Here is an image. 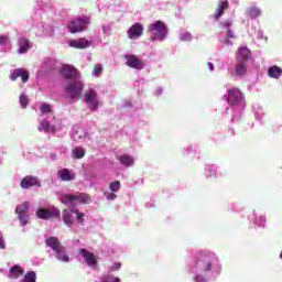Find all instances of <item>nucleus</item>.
Here are the masks:
<instances>
[{
    "mask_svg": "<svg viewBox=\"0 0 282 282\" xmlns=\"http://www.w3.org/2000/svg\"><path fill=\"white\" fill-rule=\"evenodd\" d=\"M187 272L193 282H208L213 276L221 274V261L215 252L200 250L189 262Z\"/></svg>",
    "mask_w": 282,
    "mask_h": 282,
    "instance_id": "obj_1",
    "label": "nucleus"
},
{
    "mask_svg": "<svg viewBox=\"0 0 282 282\" xmlns=\"http://www.w3.org/2000/svg\"><path fill=\"white\" fill-rule=\"evenodd\" d=\"M58 202L68 206L69 209H64L62 213L63 221L72 232H79L80 226H85V213L76 209L77 204H88L89 196L85 193L77 194H59Z\"/></svg>",
    "mask_w": 282,
    "mask_h": 282,
    "instance_id": "obj_2",
    "label": "nucleus"
},
{
    "mask_svg": "<svg viewBox=\"0 0 282 282\" xmlns=\"http://www.w3.org/2000/svg\"><path fill=\"white\" fill-rule=\"evenodd\" d=\"M45 246L48 248L47 252L50 258H56L61 263H69L72 259L67 254V248L61 243V240L56 237H48L45 239Z\"/></svg>",
    "mask_w": 282,
    "mask_h": 282,
    "instance_id": "obj_3",
    "label": "nucleus"
},
{
    "mask_svg": "<svg viewBox=\"0 0 282 282\" xmlns=\"http://www.w3.org/2000/svg\"><path fill=\"white\" fill-rule=\"evenodd\" d=\"M225 100L228 102L234 118H239L243 109H246V99L243 98V93L239 88H230L227 95H224Z\"/></svg>",
    "mask_w": 282,
    "mask_h": 282,
    "instance_id": "obj_4",
    "label": "nucleus"
},
{
    "mask_svg": "<svg viewBox=\"0 0 282 282\" xmlns=\"http://www.w3.org/2000/svg\"><path fill=\"white\" fill-rule=\"evenodd\" d=\"M40 111L41 118L43 119L40 121L37 130L44 131L45 133H54V123H52V120H54V115L52 113V106L42 104L40 106ZM45 116H47V119H45Z\"/></svg>",
    "mask_w": 282,
    "mask_h": 282,
    "instance_id": "obj_5",
    "label": "nucleus"
},
{
    "mask_svg": "<svg viewBox=\"0 0 282 282\" xmlns=\"http://www.w3.org/2000/svg\"><path fill=\"white\" fill-rule=\"evenodd\" d=\"M148 32L150 34L151 41H159L160 43H162L163 41H166V34H169V29L166 28V24H164V22L155 21L148 26Z\"/></svg>",
    "mask_w": 282,
    "mask_h": 282,
    "instance_id": "obj_6",
    "label": "nucleus"
},
{
    "mask_svg": "<svg viewBox=\"0 0 282 282\" xmlns=\"http://www.w3.org/2000/svg\"><path fill=\"white\" fill-rule=\"evenodd\" d=\"M232 39H236L235 32L232 31V20H225L221 23V32L218 41L223 45H227V47H232Z\"/></svg>",
    "mask_w": 282,
    "mask_h": 282,
    "instance_id": "obj_7",
    "label": "nucleus"
},
{
    "mask_svg": "<svg viewBox=\"0 0 282 282\" xmlns=\"http://www.w3.org/2000/svg\"><path fill=\"white\" fill-rule=\"evenodd\" d=\"M83 89H85V82L82 79H74L66 86L65 91L70 100H80L83 97Z\"/></svg>",
    "mask_w": 282,
    "mask_h": 282,
    "instance_id": "obj_8",
    "label": "nucleus"
},
{
    "mask_svg": "<svg viewBox=\"0 0 282 282\" xmlns=\"http://www.w3.org/2000/svg\"><path fill=\"white\" fill-rule=\"evenodd\" d=\"M83 102H85L89 111H96L98 107L102 105V101H100V97H98V91L94 89H89L84 93Z\"/></svg>",
    "mask_w": 282,
    "mask_h": 282,
    "instance_id": "obj_9",
    "label": "nucleus"
},
{
    "mask_svg": "<svg viewBox=\"0 0 282 282\" xmlns=\"http://www.w3.org/2000/svg\"><path fill=\"white\" fill-rule=\"evenodd\" d=\"M90 21L89 18L85 17H79L74 20H72L68 23V30L70 34H76L78 32H84V30H87V25H89Z\"/></svg>",
    "mask_w": 282,
    "mask_h": 282,
    "instance_id": "obj_10",
    "label": "nucleus"
},
{
    "mask_svg": "<svg viewBox=\"0 0 282 282\" xmlns=\"http://www.w3.org/2000/svg\"><path fill=\"white\" fill-rule=\"evenodd\" d=\"M29 208H30L29 202H24L23 204L18 205L15 207V214L18 215V219L21 226H28V221H30V214H28Z\"/></svg>",
    "mask_w": 282,
    "mask_h": 282,
    "instance_id": "obj_11",
    "label": "nucleus"
},
{
    "mask_svg": "<svg viewBox=\"0 0 282 282\" xmlns=\"http://www.w3.org/2000/svg\"><path fill=\"white\" fill-rule=\"evenodd\" d=\"M36 217L44 220L61 217V210L55 206L50 207V209L40 208L36 210Z\"/></svg>",
    "mask_w": 282,
    "mask_h": 282,
    "instance_id": "obj_12",
    "label": "nucleus"
},
{
    "mask_svg": "<svg viewBox=\"0 0 282 282\" xmlns=\"http://www.w3.org/2000/svg\"><path fill=\"white\" fill-rule=\"evenodd\" d=\"M79 254L82 257V259H84L86 265H88V268H91L93 270L96 269V267L98 265V258H96V254H94V252L82 248L79 249Z\"/></svg>",
    "mask_w": 282,
    "mask_h": 282,
    "instance_id": "obj_13",
    "label": "nucleus"
},
{
    "mask_svg": "<svg viewBox=\"0 0 282 282\" xmlns=\"http://www.w3.org/2000/svg\"><path fill=\"white\" fill-rule=\"evenodd\" d=\"M59 74L68 80H79L80 73L72 65H64Z\"/></svg>",
    "mask_w": 282,
    "mask_h": 282,
    "instance_id": "obj_14",
    "label": "nucleus"
},
{
    "mask_svg": "<svg viewBox=\"0 0 282 282\" xmlns=\"http://www.w3.org/2000/svg\"><path fill=\"white\" fill-rule=\"evenodd\" d=\"M204 176L206 180L221 177V169L215 164H207L204 167Z\"/></svg>",
    "mask_w": 282,
    "mask_h": 282,
    "instance_id": "obj_15",
    "label": "nucleus"
},
{
    "mask_svg": "<svg viewBox=\"0 0 282 282\" xmlns=\"http://www.w3.org/2000/svg\"><path fill=\"white\" fill-rule=\"evenodd\" d=\"M126 65L132 69H144V62L135 55H124Z\"/></svg>",
    "mask_w": 282,
    "mask_h": 282,
    "instance_id": "obj_16",
    "label": "nucleus"
},
{
    "mask_svg": "<svg viewBox=\"0 0 282 282\" xmlns=\"http://www.w3.org/2000/svg\"><path fill=\"white\" fill-rule=\"evenodd\" d=\"M128 39L131 41H137V39H140L142 34H144V26L140 23H134L132 26L129 28L127 31Z\"/></svg>",
    "mask_w": 282,
    "mask_h": 282,
    "instance_id": "obj_17",
    "label": "nucleus"
},
{
    "mask_svg": "<svg viewBox=\"0 0 282 282\" xmlns=\"http://www.w3.org/2000/svg\"><path fill=\"white\" fill-rule=\"evenodd\" d=\"M91 41L85 37L68 41L69 47H74L75 50H87V47H91Z\"/></svg>",
    "mask_w": 282,
    "mask_h": 282,
    "instance_id": "obj_18",
    "label": "nucleus"
},
{
    "mask_svg": "<svg viewBox=\"0 0 282 282\" xmlns=\"http://www.w3.org/2000/svg\"><path fill=\"white\" fill-rule=\"evenodd\" d=\"M252 58V52H250V48L247 46H241L238 48L236 54V61H239L241 63H248Z\"/></svg>",
    "mask_w": 282,
    "mask_h": 282,
    "instance_id": "obj_19",
    "label": "nucleus"
},
{
    "mask_svg": "<svg viewBox=\"0 0 282 282\" xmlns=\"http://www.w3.org/2000/svg\"><path fill=\"white\" fill-rule=\"evenodd\" d=\"M249 221L258 228H263L265 226V216L259 214L257 209H253L252 214L248 217Z\"/></svg>",
    "mask_w": 282,
    "mask_h": 282,
    "instance_id": "obj_20",
    "label": "nucleus"
},
{
    "mask_svg": "<svg viewBox=\"0 0 282 282\" xmlns=\"http://www.w3.org/2000/svg\"><path fill=\"white\" fill-rule=\"evenodd\" d=\"M25 274V269L19 264H14L10 268L8 273V279L11 281H17V279H21V276Z\"/></svg>",
    "mask_w": 282,
    "mask_h": 282,
    "instance_id": "obj_21",
    "label": "nucleus"
},
{
    "mask_svg": "<svg viewBox=\"0 0 282 282\" xmlns=\"http://www.w3.org/2000/svg\"><path fill=\"white\" fill-rule=\"evenodd\" d=\"M21 188L28 189L32 186L41 187V181L36 176H26L20 183Z\"/></svg>",
    "mask_w": 282,
    "mask_h": 282,
    "instance_id": "obj_22",
    "label": "nucleus"
},
{
    "mask_svg": "<svg viewBox=\"0 0 282 282\" xmlns=\"http://www.w3.org/2000/svg\"><path fill=\"white\" fill-rule=\"evenodd\" d=\"M10 78L11 80L21 78L22 83H28V80H30V73H28V70L24 68H17L11 73Z\"/></svg>",
    "mask_w": 282,
    "mask_h": 282,
    "instance_id": "obj_23",
    "label": "nucleus"
},
{
    "mask_svg": "<svg viewBox=\"0 0 282 282\" xmlns=\"http://www.w3.org/2000/svg\"><path fill=\"white\" fill-rule=\"evenodd\" d=\"M247 72H248V63L236 61L234 76L241 78V76H246Z\"/></svg>",
    "mask_w": 282,
    "mask_h": 282,
    "instance_id": "obj_24",
    "label": "nucleus"
},
{
    "mask_svg": "<svg viewBox=\"0 0 282 282\" xmlns=\"http://www.w3.org/2000/svg\"><path fill=\"white\" fill-rule=\"evenodd\" d=\"M226 10H228V0L219 1L216 8V12L214 14V19L216 21H219V19L224 17V12H226Z\"/></svg>",
    "mask_w": 282,
    "mask_h": 282,
    "instance_id": "obj_25",
    "label": "nucleus"
},
{
    "mask_svg": "<svg viewBox=\"0 0 282 282\" xmlns=\"http://www.w3.org/2000/svg\"><path fill=\"white\" fill-rule=\"evenodd\" d=\"M118 161L122 166H126L127 169L133 166L135 164V159L131 156V154H122L118 156Z\"/></svg>",
    "mask_w": 282,
    "mask_h": 282,
    "instance_id": "obj_26",
    "label": "nucleus"
},
{
    "mask_svg": "<svg viewBox=\"0 0 282 282\" xmlns=\"http://www.w3.org/2000/svg\"><path fill=\"white\" fill-rule=\"evenodd\" d=\"M58 177L63 181V182H72V180L76 178V174H74L73 171L67 170V169H63L58 172Z\"/></svg>",
    "mask_w": 282,
    "mask_h": 282,
    "instance_id": "obj_27",
    "label": "nucleus"
},
{
    "mask_svg": "<svg viewBox=\"0 0 282 282\" xmlns=\"http://www.w3.org/2000/svg\"><path fill=\"white\" fill-rule=\"evenodd\" d=\"M85 135H87V132H85V129L79 128V127H74L73 131L70 133V138L75 142H78V140H83V138H85Z\"/></svg>",
    "mask_w": 282,
    "mask_h": 282,
    "instance_id": "obj_28",
    "label": "nucleus"
},
{
    "mask_svg": "<svg viewBox=\"0 0 282 282\" xmlns=\"http://www.w3.org/2000/svg\"><path fill=\"white\" fill-rule=\"evenodd\" d=\"M268 76L269 78H273V80H279V78L282 76V68L276 65L269 67Z\"/></svg>",
    "mask_w": 282,
    "mask_h": 282,
    "instance_id": "obj_29",
    "label": "nucleus"
},
{
    "mask_svg": "<svg viewBox=\"0 0 282 282\" xmlns=\"http://www.w3.org/2000/svg\"><path fill=\"white\" fill-rule=\"evenodd\" d=\"M18 54H25V52L30 50V41H28L25 37H20L18 41Z\"/></svg>",
    "mask_w": 282,
    "mask_h": 282,
    "instance_id": "obj_30",
    "label": "nucleus"
},
{
    "mask_svg": "<svg viewBox=\"0 0 282 282\" xmlns=\"http://www.w3.org/2000/svg\"><path fill=\"white\" fill-rule=\"evenodd\" d=\"M246 14L249 19H259V17L262 14V11L259 7H249L246 11Z\"/></svg>",
    "mask_w": 282,
    "mask_h": 282,
    "instance_id": "obj_31",
    "label": "nucleus"
},
{
    "mask_svg": "<svg viewBox=\"0 0 282 282\" xmlns=\"http://www.w3.org/2000/svg\"><path fill=\"white\" fill-rule=\"evenodd\" d=\"M36 36H53L54 35V26L51 24H44V31L35 32Z\"/></svg>",
    "mask_w": 282,
    "mask_h": 282,
    "instance_id": "obj_32",
    "label": "nucleus"
},
{
    "mask_svg": "<svg viewBox=\"0 0 282 282\" xmlns=\"http://www.w3.org/2000/svg\"><path fill=\"white\" fill-rule=\"evenodd\" d=\"M99 282H122V279H120L119 276L108 273V274H104L100 279Z\"/></svg>",
    "mask_w": 282,
    "mask_h": 282,
    "instance_id": "obj_33",
    "label": "nucleus"
},
{
    "mask_svg": "<svg viewBox=\"0 0 282 282\" xmlns=\"http://www.w3.org/2000/svg\"><path fill=\"white\" fill-rule=\"evenodd\" d=\"M72 158L75 160H83L85 158V149L80 147H76L75 149L72 150Z\"/></svg>",
    "mask_w": 282,
    "mask_h": 282,
    "instance_id": "obj_34",
    "label": "nucleus"
},
{
    "mask_svg": "<svg viewBox=\"0 0 282 282\" xmlns=\"http://www.w3.org/2000/svg\"><path fill=\"white\" fill-rule=\"evenodd\" d=\"M19 282H36V272L34 271L26 272L23 279H21Z\"/></svg>",
    "mask_w": 282,
    "mask_h": 282,
    "instance_id": "obj_35",
    "label": "nucleus"
},
{
    "mask_svg": "<svg viewBox=\"0 0 282 282\" xmlns=\"http://www.w3.org/2000/svg\"><path fill=\"white\" fill-rule=\"evenodd\" d=\"M253 113L256 120H261L263 118V108L259 104L253 105Z\"/></svg>",
    "mask_w": 282,
    "mask_h": 282,
    "instance_id": "obj_36",
    "label": "nucleus"
},
{
    "mask_svg": "<svg viewBox=\"0 0 282 282\" xmlns=\"http://www.w3.org/2000/svg\"><path fill=\"white\" fill-rule=\"evenodd\" d=\"M178 39L184 43H191V41H193V34L188 31H185L178 35Z\"/></svg>",
    "mask_w": 282,
    "mask_h": 282,
    "instance_id": "obj_37",
    "label": "nucleus"
},
{
    "mask_svg": "<svg viewBox=\"0 0 282 282\" xmlns=\"http://www.w3.org/2000/svg\"><path fill=\"white\" fill-rule=\"evenodd\" d=\"M122 269V262H113L112 264L108 265V272H120Z\"/></svg>",
    "mask_w": 282,
    "mask_h": 282,
    "instance_id": "obj_38",
    "label": "nucleus"
},
{
    "mask_svg": "<svg viewBox=\"0 0 282 282\" xmlns=\"http://www.w3.org/2000/svg\"><path fill=\"white\" fill-rule=\"evenodd\" d=\"M8 45H10V36L0 35V47H8Z\"/></svg>",
    "mask_w": 282,
    "mask_h": 282,
    "instance_id": "obj_39",
    "label": "nucleus"
},
{
    "mask_svg": "<svg viewBox=\"0 0 282 282\" xmlns=\"http://www.w3.org/2000/svg\"><path fill=\"white\" fill-rule=\"evenodd\" d=\"M109 191H111V193H118V191H120V181L111 182L109 184Z\"/></svg>",
    "mask_w": 282,
    "mask_h": 282,
    "instance_id": "obj_40",
    "label": "nucleus"
},
{
    "mask_svg": "<svg viewBox=\"0 0 282 282\" xmlns=\"http://www.w3.org/2000/svg\"><path fill=\"white\" fill-rule=\"evenodd\" d=\"M101 74H102V65L100 64L95 65L93 69V76L98 78V76H100Z\"/></svg>",
    "mask_w": 282,
    "mask_h": 282,
    "instance_id": "obj_41",
    "label": "nucleus"
},
{
    "mask_svg": "<svg viewBox=\"0 0 282 282\" xmlns=\"http://www.w3.org/2000/svg\"><path fill=\"white\" fill-rule=\"evenodd\" d=\"M29 99H28V96H25V95H21L20 96V105H21V107L23 108V109H25V107H28V105H29Z\"/></svg>",
    "mask_w": 282,
    "mask_h": 282,
    "instance_id": "obj_42",
    "label": "nucleus"
},
{
    "mask_svg": "<svg viewBox=\"0 0 282 282\" xmlns=\"http://www.w3.org/2000/svg\"><path fill=\"white\" fill-rule=\"evenodd\" d=\"M115 192L112 193H109V192H106L104 195L106 197V199H108V202H113V199H116L118 196L116 194H113Z\"/></svg>",
    "mask_w": 282,
    "mask_h": 282,
    "instance_id": "obj_43",
    "label": "nucleus"
},
{
    "mask_svg": "<svg viewBox=\"0 0 282 282\" xmlns=\"http://www.w3.org/2000/svg\"><path fill=\"white\" fill-rule=\"evenodd\" d=\"M191 153H193V145H186L182 151L183 155H191Z\"/></svg>",
    "mask_w": 282,
    "mask_h": 282,
    "instance_id": "obj_44",
    "label": "nucleus"
},
{
    "mask_svg": "<svg viewBox=\"0 0 282 282\" xmlns=\"http://www.w3.org/2000/svg\"><path fill=\"white\" fill-rule=\"evenodd\" d=\"M0 250H6V238H3V234L0 231Z\"/></svg>",
    "mask_w": 282,
    "mask_h": 282,
    "instance_id": "obj_45",
    "label": "nucleus"
},
{
    "mask_svg": "<svg viewBox=\"0 0 282 282\" xmlns=\"http://www.w3.org/2000/svg\"><path fill=\"white\" fill-rule=\"evenodd\" d=\"M153 94L154 96H162V94H164V88L156 87Z\"/></svg>",
    "mask_w": 282,
    "mask_h": 282,
    "instance_id": "obj_46",
    "label": "nucleus"
},
{
    "mask_svg": "<svg viewBox=\"0 0 282 282\" xmlns=\"http://www.w3.org/2000/svg\"><path fill=\"white\" fill-rule=\"evenodd\" d=\"M102 32L104 34H111V26L102 25Z\"/></svg>",
    "mask_w": 282,
    "mask_h": 282,
    "instance_id": "obj_47",
    "label": "nucleus"
},
{
    "mask_svg": "<svg viewBox=\"0 0 282 282\" xmlns=\"http://www.w3.org/2000/svg\"><path fill=\"white\" fill-rule=\"evenodd\" d=\"M35 32H45V23H40Z\"/></svg>",
    "mask_w": 282,
    "mask_h": 282,
    "instance_id": "obj_48",
    "label": "nucleus"
},
{
    "mask_svg": "<svg viewBox=\"0 0 282 282\" xmlns=\"http://www.w3.org/2000/svg\"><path fill=\"white\" fill-rule=\"evenodd\" d=\"M207 67H208L209 72H215V64H213L212 62H209L207 64Z\"/></svg>",
    "mask_w": 282,
    "mask_h": 282,
    "instance_id": "obj_49",
    "label": "nucleus"
},
{
    "mask_svg": "<svg viewBox=\"0 0 282 282\" xmlns=\"http://www.w3.org/2000/svg\"><path fill=\"white\" fill-rule=\"evenodd\" d=\"M257 35H258V39H263V31H258Z\"/></svg>",
    "mask_w": 282,
    "mask_h": 282,
    "instance_id": "obj_50",
    "label": "nucleus"
},
{
    "mask_svg": "<svg viewBox=\"0 0 282 282\" xmlns=\"http://www.w3.org/2000/svg\"><path fill=\"white\" fill-rule=\"evenodd\" d=\"M231 210H235V207H231Z\"/></svg>",
    "mask_w": 282,
    "mask_h": 282,
    "instance_id": "obj_51",
    "label": "nucleus"
},
{
    "mask_svg": "<svg viewBox=\"0 0 282 282\" xmlns=\"http://www.w3.org/2000/svg\"><path fill=\"white\" fill-rule=\"evenodd\" d=\"M224 46L219 47V50H223Z\"/></svg>",
    "mask_w": 282,
    "mask_h": 282,
    "instance_id": "obj_52",
    "label": "nucleus"
}]
</instances>
